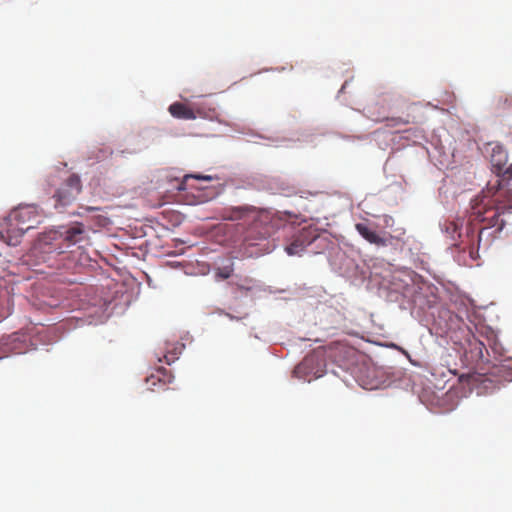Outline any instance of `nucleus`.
<instances>
[{
	"label": "nucleus",
	"instance_id": "obj_3",
	"mask_svg": "<svg viewBox=\"0 0 512 512\" xmlns=\"http://www.w3.org/2000/svg\"><path fill=\"white\" fill-rule=\"evenodd\" d=\"M223 220L251 222L244 241L248 245H256V241L268 238L274 231L272 214L265 209L252 205L225 208L221 213Z\"/></svg>",
	"mask_w": 512,
	"mask_h": 512
},
{
	"label": "nucleus",
	"instance_id": "obj_4",
	"mask_svg": "<svg viewBox=\"0 0 512 512\" xmlns=\"http://www.w3.org/2000/svg\"><path fill=\"white\" fill-rule=\"evenodd\" d=\"M40 223L41 215L34 206H20L4 219V230L0 231V239L8 245L16 246L25 232L38 227Z\"/></svg>",
	"mask_w": 512,
	"mask_h": 512
},
{
	"label": "nucleus",
	"instance_id": "obj_16",
	"mask_svg": "<svg viewBox=\"0 0 512 512\" xmlns=\"http://www.w3.org/2000/svg\"><path fill=\"white\" fill-rule=\"evenodd\" d=\"M386 121H387L388 127H396L399 125H406V124L410 123V121L408 119H403L401 117L387 118Z\"/></svg>",
	"mask_w": 512,
	"mask_h": 512
},
{
	"label": "nucleus",
	"instance_id": "obj_20",
	"mask_svg": "<svg viewBox=\"0 0 512 512\" xmlns=\"http://www.w3.org/2000/svg\"><path fill=\"white\" fill-rule=\"evenodd\" d=\"M158 374H163L164 376H166V370L165 369L158 370Z\"/></svg>",
	"mask_w": 512,
	"mask_h": 512
},
{
	"label": "nucleus",
	"instance_id": "obj_2",
	"mask_svg": "<svg viewBox=\"0 0 512 512\" xmlns=\"http://www.w3.org/2000/svg\"><path fill=\"white\" fill-rule=\"evenodd\" d=\"M83 224L76 222L64 231L51 230L42 234L31 248L28 257L35 258V264L47 263L49 267H58L57 256L68 252L69 248L84 239Z\"/></svg>",
	"mask_w": 512,
	"mask_h": 512
},
{
	"label": "nucleus",
	"instance_id": "obj_19",
	"mask_svg": "<svg viewBox=\"0 0 512 512\" xmlns=\"http://www.w3.org/2000/svg\"><path fill=\"white\" fill-rule=\"evenodd\" d=\"M80 208L86 212H94V211L101 210L99 207H93V206H81Z\"/></svg>",
	"mask_w": 512,
	"mask_h": 512
},
{
	"label": "nucleus",
	"instance_id": "obj_6",
	"mask_svg": "<svg viewBox=\"0 0 512 512\" xmlns=\"http://www.w3.org/2000/svg\"><path fill=\"white\" fill-rule=\"evenodd\" d=\"M325 360L323 354L320 352H313L308 354L295 368V377L304 381L311 382L325 373Z\"/></svg>",
	"mask_w": 512,
	"mask_h": 512
},
{
	"label": "nucleus",
	"instance_id": "obj_11",
	"mask_svg": "<svg viewBox=\"0 0 512 512\" xmlns=\"http://www.w3.org/2000/svg\"><path fill=\"white\" fill-rule=\"evenodd\" d=\"M170 114L179 119H195L196 113L193 109L187 107L185 104L175 102L169 106Z\"/></svg>",
	"mask_w": 512,
	"mask_h": 512
},
{
	"label": "nucleus",
	"instance_id": "obj_10",
	"mask_svg": "<svg viewBox=\"0 0 512 512\" xmlns=\"http://www.w3.org/2000/svg\"><path fill=\"white\" fill-rule=\"evenodd\" d=\"M443 230L445 233L453 240H455L456 235L460 238V243L458 244L463 250L468 249L471 254V248L468 245V239L466 238V233H459V224L457 221H445L443 223Z\"/></svg>",
	"mask_w": 512,
	"mask_h": 512
},
{
	"label": "nucleus",
	"instance_id": "obj_23",
	"mask_svg": "<svg viewBox=\"0 0 512 512\" xmlns=\"http://www.w3.org/2000/svg\"><path fill=\"white\" fill-rule=\"evenodd\" d=\"M167 382H171V376L170 375L168 376ZM164 383H166V381H164Z\"/></svg>",
	"mask_w": 512,
	"mask_h": 512
},
{
	"label": "nucleus",
	"instance_id": "obj_1",
	"mask_svg": "<svg viewBox=\"0 0 512 512\" xmlns=\"http://www.w3.org/2000/svg\"><path fill=\"white\" fill-rule=\"evenodd\" d=\"M500 185L499 179H496L495 183L489 182L485 194L472 202L466 226V238L471 248V256L478 250L482 230L495 227L497 231H501L505 226L504 220L500 219V216L505 213L503 206L494 199Z\"/></svg>",
	"mask_w": 512,
	"mask_h": 512
},
{
	"label": "nucleus",
	"instance_id": "obj_18",
	"mask_svg": "<svg viewBox=\"0 0 512 512\" xmlns=\"http://www.w3.org/2000/svg\"><path fill=\"white\" fill-rule=\"evenodd\" d=\"M156 380L161 381L160 377L154 374L147 378V382L151 383L152 385L156 384Z\"/></svg>",
	"mask_w": 512,
	"mask_h": 512
},
{
	"label": "nucleus",
	"instance_id": "obj_5",
	"mask_svg": "<svg viewBox=\"0 0 512 512\" xmlns=\"http://www.w3.org/2000/svg\"><path fill=\"white\" fill-rule=\"evenodd\" d=\"M283 232L288 241L285 251L290 256L300 255L307 246L318 238L317 230L311 226L294 228L291 225H285Z\"/></svg>",
	"mask_w": 512,
	"mask_h": 512
},
{
	"label": "nucleus",
	"instance_id": "obj_12",
	"mask_svg": "<svg viewBox=\"0 0 512 512\" xmlns=\"http://www.w3.org/2000/svg\"><path fill=\"white\" fill-rule=\"evenodd\" d=\"M498 190L495 192L494 199L498 204L503 206V211H511L512 210V190H507L497 194Z\"/></svg>",
	"mask_w": 512,
	"mask_h": 512
},
{
	"label": "nucleus",
	"instance_id": "obj_17",
	"mask_svg": "<svg viewBox=\"0 0 512 512\" xmlns=\"http://www.w3.org/2000/svg\"><path fill=\"white\" fill-rule=\"evenodd\" d=\"M94 220L96 222V225L98 227H105L106 225H108L109 223V220L107 217L103 216V215H96L94 217Z\"/></svg>",
	"mask_w": 512,
	"mask_h": 512
},
{
	"label": "nucleus",
	"instance_id": "obj_8",
	"mask_svg": "<svg viewBox=\"0 0 512 512\" xmlns=\"http://www.w3.org/2000/svg\"><path fill=\"white\" fill-rule=\"evenodd\" d=\"M490 162L492 165V171L498 176L504 179L512 178V163L507 164L508 155L503 147L496 145L492 149Z\"/></svg>",
	"mask_w": 512,
	"mask_h": 512
},
{
	"label": "nucleus",
	"instance_id": "obj_15",
	"mask_svg": "<svg viewBox=\"0 0 512 512\" xmlns=\"http://www.w3.org/2000/svg\"><path fill=\"white\" fill-rule=\"evenodd\" d=\"M189 179H196V180H204V181H212L214 179H217V177L212 175H203V174H188L185 175L183 182L181 183L179 189L184 190L186 189L185 185L187 184Z\"/></svg>",
	"mask_w": 512,
	"mask_h": 512
},
{
	"label": "nucleus",
	"instance_id": "obj_22",
	"mask_svg": "<svg viewBox=\"0 0 512 512\" xmlns=\"http://www.w3.org/2000/svg\"><path fill=\"white\" fill-rule=\"evenodd\" d=\"M197 114L203 115L202 111L199 108L197 109Z\"/></svg>",
	"mask_w": 512,
	"mask_h": 512
},
{
	"label": "nucleus",
	"instance_id": "obj_24",
	"mask_svg": "<svg viewBox=\"0 0 512 512\" xmlns=\"http://www.w3.org/2000/svg\"><path fill=\"white\" fill-rule=\"evenodd\" d=\"M78 216H82L83 214L81 212L76 213Z\"/></svg>",
	"mask_w": 512,
	"mask_h": 512
},
{
	"label": "nucleus",
	"instance_id": "obj_13",
	"mask_svg": "<svg viewBox=\"0 0 512 512\" xmlns=\"http://www.w3.org/2000/svg\"><path fill=\"white\" fill-rule=\"evenodd\" d=\"M233 262H229V264L217 267L215 269V279L217 281L219 280H226L229 279L233 275L234 267Z\"/></svg>",
	"mask_w": 512,
	"mask_h": 512
},
{
	"label": "nucleus",
	"instance_id": "obj_14",
	"mask_svg": "<svg viewBox=\"0 0 512 512\" xmlns=\"http://www.w3.org/2000/svg\"><path fill=\"white\" fill-rule=\"evenodd\" d=\"M229 285L235 286L241 291H251L255 286V281L252 278L245 277L239 281H231Z\"/></svg>",
	"mask_w": 512,
	"mask_h": 512
},
{
	"label": "nucleus",
	"instance_id": "obj_7",
	"mask_svg": "<svg viewBox=\"0 0 512 512\" xmlns=\"http://www.w3.org/2000/svg\"><path fill=\"white\" fill-rule=\"evenodd\" d=\"M82 191L80 177L76 174L70 175L61 187L54 194L55 207H65L71 204Z\"/></svg>",
	"mask_w": 512,
	"mask_h": 512
},
{
	"label": "nucleus",
	"instance_id": "obj_21",
	"mask_svg": "<svg viewBox=\"0 0 512 512\" xmlns=\"http://www.w3.org/2000/svg\"><path fill=\"white\" fill-rule=\"evenodd\" d=\"M165 359H166V362H167L168 364H170V359L168 358V356H167V355H165Z\"/></svg>",
	"mask_w": 512,
	"mask_h": 512
},
{
	"label": "nucleus",
	"instance_id": "obj_9",
	"mask_svg": "<svg viewBox=\"0 0 512 512\" xmlns=\"http://www.w3.org/2000/svg\"><path fill=\"white\" fill-rule=\"evenodd\" d=\"M355 228L357 232L369 243L375 244L377 246L387 245V239L378 234L374 228L370 227L369 224L357 223Z\"/></svg>",
	"mask_w": 512,
	"mask_h": 512
}]
</instances>
